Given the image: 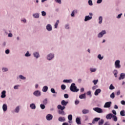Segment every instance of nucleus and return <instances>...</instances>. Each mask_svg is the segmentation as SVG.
Masks as SVG:
<instances>
[{
    "mask_svg": "<svg viewBox=\"0 0 125 125\" xmlns=\"http://www.w3.org/2000/svg\"><path fill=\"white\" fill-rule=\"evenodd\" d=\"M57 108L59 109L58 114H59V115H62V116H65V115H66V113H65V112L63 110L66 107L62 106V105L59 104Z\"/></svg>",
    "mask_w": 125,
    "mask_h": 125,
    "instance_id": "nucleus-1",
    "label": "nucleus"
},
{
    "mask_svg": "<svg viewBox=\"0 0 125 125\" xmlns=\"http://www.w3.org/2000/svg\"><path fill=\"white\" fill-rule=\"evenodd\" d=\"M70 89L71 91L73 92H78L79 91V89H77V86H76V84L75 83H72L70 87Z\"/></svg>",
    "mask_w": 125,
    "mask_h": 125,
    "instance_id": "nucleus-2",
    "label": "nucleus"
},
{
    "mask_svg": "<svg viewBox=\"0 0 125 125\" xmlns=\"http://www.w3.org/2000/svg\"><path fill=\"white\" fill-rule=\"evenodd\" d=\"M93 110H94V111H95V112H97V113H99V114L103 113V110H102V109L99 107L93 108Z\"/></svg>",
    "mask_w": 125,
    "mask_h": 125,
    "instance_id": "nucleus-3",
    "label": "nucleus"
},
{
    "mask_svg": "<svg viewBox=\"0 0 125 125\" xmlns=\"http://www.w3.org/2000/svg\"><path fill=\"white\" fill-rule=\"evenodd\" d=\"M120 60H117L115 62V68H117V69H120L121 68V65L120 64Z\"/></svg>",
    "mask_w": 125,
    "mask_h": 125,
    "instance_id": "nucleus-4",
    "label": "nucleus"
},
{
    "mask_svg": "<svg viewBox=\"0 0 125 125\" xmlns=\"http://www.w3.org/2000/svg\"><path fill=\"white\" fill-rule=\"evenodd\" d=\"M111 104H112V102H111L105 103L104 105V108H110V107H111Z\"/></svg>",
    "mask_w": 125,
    "mask_h": 125,
    "instance_id": "nucleus-5",
    "label": "nucleus"
},
{
    "mask_svg": "<svg viewBox=\"0 0 125 125\" xmlns=\"http://www.w3.org/2000/svg\"><path fill=\"white\" fill-rule=\"evenodd\" d=\"M105 34H106V31L103 30L98 35V38H102L103 37V35H105Z\"/></svg>",
    "mask_w": 125,
    "mask_h": 125,
    "instance_id": "nucleus-6",
    "label": "nucleus"
},
{
    "mask_svg": "<svg viewBox=\"0 0 125 125\" xmlns=\"http://www.w3.org/2000/svg\"><path fill=\"white\" fill-rule=\"evenodd\" d=\"M53 118V116L51 114H48L46 116V119L47 121H51Z\"/></svg>",
    "mask_w": 125,
    "mask_h": 125,
    "instance_id": "nucleus-7",
    "label": "nucleus"
},
{
    "mask_svg": "<svg viewBox=\"0 0 125 125\" xmlns=\"http://www.w3.org/2000/svg\"><path fill=\"white\" fill-rule=\"evenodd\" d=\"M34 95H35V96H41V92L39 90H37L35 91L34 93H33Z\"/></svg>",
    "mask_w": 125,
    "mask_h": 125,
    "instance_id": "nucleus-8",
    "label": "nucleus"
},
{
    "mask_svg": "<svg viewBox=\"0 0 125 125\" xmlns=\"http://www.w3.org/2000/svg\"><path fill=\"white\" fill-rule=\"evenodd\" d=\"M69 102L65 101V100H62L61 102V104L62 105V107H65V106H67V104H68Z\"/></svg>",
    "mask_w": 125,
    "mask_h": 125,
    "instance_id": "nucleus-9",
    "label": "nucleus"
},
{
    "mask_svg": "<svg viewBox=\"0 0 125 125\" xmlns=\"http://www.w3.org/2000/svg\"><path fill=\"white\" fill-rule=\"evenodd\" d=\"M54 57V55L52 54H50L47 56V58L48 60H51V59H52V58H53Z\"/></svg>",
    "mask_w": 125,
    "mask_h": 125,
    "instance_id": "nucleus-10",
    "label": "nucleus"
},
{
    "mask_svg": "<svg viewBox=\"0 0 125 125\" xmlns=\"http://www.w3.org/2000/svg\"><path fill=\"white\" fill-rule=\"evenodd\" d=\"M113 114H112L111 113H109L106 115V118L107 119V120H111Z\"/></svg>",
    "mask_w": 125,
    "mask_h": 125,
    "instance_id": "nucleus-11",
    "label": "nucleus"
},
{
    "mask_svg": "<svg viewBox=\"0 0 125 125\" xmlns=\"http://www.w3.org/2000/svg\"><path fill=\"white\" fill-rule=\"evenodd\" d=\"M46 29L49 31H52V27L51 26V25L47 24L46 26Z\"/></svg>",
    "mask_w": 125,
    "mask_h": 125,
    "instance_id": "nucleus-12",
    "label": "nucleus"
},
{
    "mask_svg": "<svg viewBox=\"0 0 125 125\" xmlns=\"http://www.w3.org/2000/svg\"><path fill=\"white\" fill-rule=\"evenodd\" d=\"M100 92H101V89H97L96 90L94 94L95 95H96V96H97V95H98V94H99V93H100Z\"/></svg>",
    "mask_w": 125,
    "mask_h": 125,
    "instance_id": "nucleus-13",
    "label": "nucleus"
},
{
    "mask_svg": "<svg viewBox=\"0 0 125 125\" xmlns=\"http://www.w3.org/2000/svg\"><path fill=\"white\" fill-rule=\"evenodd\" d=\"M76 122L77 125H82V123H81V119H80V118L77 117L76 119Z\"/></svg>",
    "mask_w": 125,
    "mask_h": 125,
    "instance_id": "nucleus-14",
    "label": "nucleus"
},
{
    "mask_svg": "<svg viewBox=\"0 0 125 125\" xmlns=\"http://www.w3.org/2000/svg\"><path fill=\"white\" fill-rule=\"evenodd\" d=\"M125 78V73H121L120 75V77L119 78V80H124Z\"/></svg>",
    "mask_w": 125,
    "mask_h": 125,
    "instance_id": "nucleus-15",
    "label": "nucleus"
},
{
    "mask_svg": "<svg viewBox=\"0 0 125 125\" xmlns=\"http://www.w3.org/2000/svg\"><path fill=\"white\" fill-rule=\"evenodd\" d=\"M92 19V17H89V16H86L85 17L84 21H88V20H91Z\"/></svg>",
    "mask_w": 125,
    "mask_h": 125,
    "instance_id": "nucleus-16",
    "label": "nucleus"
},
{
    "mask_svg": "<svg viewBox=\"0 0 125 125\" xmlns=\"http://www.w3.org/2000/svg\"><path fill=\"white\" fill-rule=\"evenodd\" d=\"M58 121L59 122H65L66 120L65 119V117H60L58 119Z\"/></svg>",
    "mask_w": 125,
    "mask_h": 125,
    "instance_id": "nucleus-17",
    "label": "nucleus"
},
{
    "mask_svg": "<svg viewBox=\"0 0 125 125\" xmlns=\"http://www.w3.org/2000/svg\"><path fill=\"white\" fill-rule=\"evenodd\" d=\"M6 92L4 90L2 91V92H1V98H4L5 97V96H6V95H5Z\"/></svg>",
    "mask_w": 125,
    "mask_h": 125,
    "instance_id": "nucleus-18",
    "label": "nucleus"
},
{
    "mask_svg": "<svg viewBox=\"0 0 125 125\" xmlns=\"http://www.w3.org/2000/svg\"><path fill=\"white\" fill-rule=\"evenodd\" d=\"M48 89V87L47 86H44L42 88V91L43 92H46Z\"/></svg>",
    "mask_w": 125,
    "mask_h": 125,
    "instance_id": "nucleus-19",
    "label": "nucleus"
},
{
    "mask_svg": "<svg viewBox=\"0 0 125 125\" xmlns=\"http://www.w3.org/2000/svg\"><path fill=\"white\" fill-rule=\"evenodd\" d=\"M2 109H3V111L5 112V111L7 110V105H6V104H4L2 106Z\"/></svg>",
    "mask_w": 125,
    "mask_h": 125,
    "instance_id": "nucleus-20",
    "label": "nucleus"
},
{
    "mask_svg": "<svg viewBox=\"0 0 125 125\" xmlns=\"http://www.w3.org/2000/svg\"><path fill=\"white\" fill-rule=\"evenodd\" d=\"M85 97H86L85 93L81 94L79 96V98H80V99H83L85 98Z\"/></svg>",
    "mask_w": 125,
    "mask_h": 125,
    "instance_id": "nucleus-21",
    "label": "nucleus"
},
{
    "mask_svg": "<svg viewBox=\"0 0 125 125\" xmlns=\"http://www.w3.org/2000/svg\"><path fill=\"white\" fill-rule=\"evenodd\" d=\"M83 114H88L89 113V110L88 109H83L82 110Z\"/></svg>",
    "mask_w": 125,
    "mask_h": 125,
    "instance_id": "nucleus-22",
    "label": "nucleus"
},
{
    "mask_svg": "<svg viewBox=\"0 0 125 125\" xmlns=\"http://www.w3.org/2000/svg\"><path fill=\"white\" fill-rule=\"evenodd\" d=\"M100 120L99 118H95L92 121V124H95V122H98Z\"/></svg>",
    "mask_w": 125,
    "mask_h": 125,
    "instance_id": "nucleus-23",
    "label": "nucleus"
},
{
    "mask_svg": "<svg viewBox=\"0 0 125 125\" xmlns=\"http://www.w3.org/2000/svg\"><path fill=\"white\" fill-rule=\"evenodd\" d=\"M20 110V106H17L16 108L15 109V113H19Z\"/></svg>",
    "mask_w": 125,
    "mask_h": 125,
    "instance_id": "nucleus-24",
    "label": "nucleus"
},
{
    "mask_svg": "<svg viewBox=\"0 0 125 125\" xmlns=\"http://www.w3.org/2000/svg\"><path fill=\"white\" fill-rule=\"evenodd\" d=\"M112 119L114 122H117L118 121V118H117V116L116 115H112Z\"/></svg>",
    "mask_w": 125,
    "mask_h": 125,
    "instance_id": "nucleus-25",
    "label": "nucleus"
},
{
    "mask_svg": "<svg viewBox=\"0 0 125 125\" xmlns=\"http://www.w3.org/2000/svg\"><path fill=\"white\" fill-rule=\"evenodd\" d=\"M30 107L31 108V109H36V105H35L34 104H31L30 105Z\"/></svg>",
    "mask_w": 125,
    "mask_h": 125,
    "instance_id": "nucleus-26",
    "label": "nucleus"
},
{
    "mask_svg": "<svg viewBox=\"0 0 125 125\" xmlns=\"http://www.w3.org/2000/svg\"><path fill=\"white\" fill-rule=\"evenodd\" d=\"M34 57H36V58H39L40 56L39 55V53L38 52H35L34 53Z\"/></svg>",
    "mask_w": 125,
    "mask_h": 125,
    "instance_id": "nucleus-27",
    "label": "nucleus"
},
{
    "mask_svg": "<svg viewBox=\"0 0 125 125\" xmlns=\"http://www.w3.org/2000/svg\"><path fill=\"white\" fill-rule=\"evenodd\" d=\"M68 119L69 121H72L73 120V116L71 114H70L68 116Z\"/></svg>",
    "mask_w": 125,
    "mask_h": 125,
    "instance_id": "nucleus-28",
    "label": "nucleus"
},
{
    "mask_svg": "<svg viewBox=\"0 0 125 125\" xmlns=\"http://www.w3.org/2000/svg\"><path fill=\"white\" fill-rule=\"evenodd\" d=\"M58 24H59V20L57 21L55 24V28L56 29L58 27Z\"/></svg>",
    "mask_w": 125,
    "mask_h": 125,
    "instance_id": "nucleus-29",
    "label": "nucleus"
},
{
    "mask_svg": "<svg viewBox=\"0 0 125 125\" xmlns=\"http://www.w3.org/2000/svg\"><path fill=\"white\" fill-rule=\"evenodd\" d=\"M125 110H122L120 112V115L121 116H122L123 117L125 116Z\"/></svg>",
    "mask_w": 125,
    "mask_h": 125,
    "instance_id": "nucleus-30",
    "label": "nucleus"
},
{
    "mask_svg": "<svg viewBox=\"0 0 125 125\" xmlns=\"http://www.w3.org/2000/svg\"><path fill=\"white\" fill-rule=\"evenodd\" d=\"M33 16L35 17V18H39L40 17V15L39 14H33Z\"/></svg>",
    "mask_w": 125,
    "mask_h": 125,
    "instance_id": "nucleus-31",
    "label": "nucleus"
},
{
    "mask_svg": "<svg viewBox=\"0 0 125 125\" xmlns=\"http://www.w3.org/2000/svg\"><path fill=\"white\" fill-rule=\"evenodd\" d=\"M43 104H44V105H46L47 104V99H45L43 102Z\"/></svg>",
    "mask_w": 125,
    "mask_h": 125,
    "instance_id": "nucleus-32",
    "label": "nucleus"
},
{
    "mask_svg": "<svg viewBox=\"0 0 125 125\" xmlns=\"http://www.w3.org/2000/svg\"><path fill=\"white\" fill-rule=\"evenodd\" d=\"M61 89H62V90H64V89H66V85L64 84H62L61 85Z\"/></svg>",
    "mask_w": 125,
    "mask_h": 125,
    "instance_id": "nucleus-33",
    "label": "nucleus"
},
{
    "mask_svg": "<svg viewBox=\"0 0 125 125\" xmlns=\"http://www.w3.org/2000/svg\"><path fill=\"white\" fill-rule=\"evenodd\" d=\"M110 98H112V99L115 98V93H112V94L110 95Z\"/></svg>",
    "mask_w": 125,
    "mask_h": 125,
    "instance_id": "nucleus-34",
    "label": "nucleus"
},
{
    "mask_svg": "<svg viewBox=\"0 0 125 125\" xmlns=\"http://www.w3.org/2000/svg\"><path fill=\"white\" fill-rule=\"evenodd\" d=\"M103 124H104V120L102 119L99 122V125H102Z\"/></svg>",
    "mask_w": 125,
    "mask_h": 125,
    "instance_id": "nucleus-35",
    "label": "nucleus"
},
{
    "mask_svg": "<svg viewBox=\"0 0 125 125\" xmlns=\"http://www.w3.org/2000/svg\"><path fill=\"white\" fill-rule=\"evenodd\" d=\"M40 107L42 110H43V109L45 108V105L44 104H40Z\"/></svg>",
    "mask_w": 125,
    "mask_h": 125,
    "instance_id": "nucleus-36",
    "label": "nucleus"
},
{
    "mask_svg": "<svg viewBox=\"0 0 125 125\" xmlns=\"http://www.w3.org/2000/svg\"><path fill=\"white\" fill-rule=\"evenodd\" d=\"M109 89L110 90H113V89H115V87L114 86H113V84H110V86H109Z\"/></svg>",
    "mask_w": 125,
    "mask_h": 125,
    "instance_id": "nucleus-37",
    "label": "nucleus"
},
{
    "mask_svg": "<svg viewBox=\"0 0 125 125\" xmlns=\"http://www.w3.org/2000/svg\"><path fill=\"white\" fill-rule=\"evenodd\" d=\"M99 24H101V23H102V20H103V18L102 17H100L99 18Z\"/></svg>",
    "mask_w": 125,
    "mask_h": 125,
    "instance_id": "nucleus-38",
    "label": "nucleus"
},
{
    "mask_svg": "<svg viewBox=\"0 0 125 125\" xmlns=\"http://www.w3.org/2000/svg\"><path fill=\"white\" fill-rule=\"evenodd\" d=\"M25 56H26V57H29V56H31V54L29 53V52L27 51L25 54Z\"/></svg>",
    "mask_w": 125,
    "mask_h": 125,
    "instance_id": "nucleus-39",
    "label": "nucleus"
},
{
    "mask_svg": "<svg viewBox=\"0 0 125 125\" xmlns=\"http://www.w3.org/2000/svg\"><path fill=\"white\" fill-rule=\"evenodd\" d=\"M19 78H20V79H21V80H26V77H24L22 75H20Z\"/></svg>",
    "mask_w": 125,
    "mask_h": 125,
    "instance_id": "nucleus-40",
    "label": "nucleus"
},
{
    "mask_svg": "<svg viewBox=\"0 0 125 125\" xmlns=\"http://www.w3.org/2000/svg\"><path fill=\"white\" fill-rule=\"evenodd\" d=\"M98 58H99L100 60H102V59H103V57H101V55L99 54L98 56Z\"/></svg>",
    "mask_w": 125,
    "mask_h": 125,
    "instance_id": "nucleus-41",
    "label": "nucleus"
},
{
    "mask_svg": "<svg viewBox=\"0 0 125 125\" xmlns=\"http://www.w3.org/2000/svg\"><path fill=\"white\" fill-rule=\"evenodd\" d=\"M63 83H70L71 82V80H64L63 81Z\"/></svg>",
    "mask_w": 125,
    "mask_h": 125,
    "instance_id": "nucleus-42",
    "label": "nucleus"
},
{
    "mask_svg": "<svg viewBox=\"0 0 125 125\" xmlns=\"http://www.w3.org/2000/svg\"><path fill=\"white\" fill-rule=\"evenodd\" d=\"M79 103H80V101H79V100H76L75 102V105H78Z\"/></svg>",
    "mask_w": 125,
    "mask_h": 125,
    "instance_id": "nucleus-43",
    "label": "nucleus"
},
{
    "mask_svg": "<svg viewBox=\"0 0 125 125\" xmlns=\"http://www.w3.org/2000/svg\"><path fill=\"white\" fill-rule=\"evenodd\" d=\"M42 16H45L46 15V13L44 11L42 12Z\"/></svg>",
    "mask_w": 125,
    "mask_h": 125,
    "instance_id": "nucleus-44",
    "label": "nucleus"
},
{
    "mask_svg": "<svg viewBox=\"0 0 125 125\" xmlns=\"http://www.w3.org/2000/svg\"><path fill=\"white\" fill-rule=\"evenodd\" d=\"M98 82V80H94L93 81V83L94 84H97V83Z\"/></svg>",
    "mask_w": 125,
    "mask_h": 125,
    "instance_id": "nucleus-45",
    "label": "nucleus"
},
{
    "mask_svg": "<svg viewBox=\"0 0 125 125\" xmlns=\"http://www.w3.org/2000/svg\"><path fill=\"white\" fill-rule=\"evenodd\" d=\"M96 71V69L95 68H90V71L91 72H95Z\"/></svg>",
    "mask_w": 125,
    "mask_h": 125,
    "instance_id": "nucleus-46",
    "label": "nucleus"
},
{
    "mask_svg": "<svg viewBox=\"0 0 125 125\" xmlns=\"http://www.w3.org/2000/svg\"><path fill=\"white\" fill-rule=\"evenodd\" d=\"M51 92L52 93H56L55 92V90L54 89V88H52L51 89Z\"/></svg>",
    "mask_w": 125,
    "mask_h": 125,
    "instance_id": "nucleus-47",
    "label": "nucleus"
},
{
    "mask_svg": "<svg viewBox=\"0 0 125 125\" xmlns=\"http://www.w3.org/2000/svg\"><path fill=\"white\" fill-rule=\"evenodd\" d=\"M64 98H66V99L69 98V95H68V94H65L64 95Z\"/></svg>",
    "mask_w": 125,
    "mask_h": 125,
    "instance_id": "nucleus-48",
    "label": "nucleus"
},
{
    "mask_svg": "<svg viewBox=\"0 0 125 125\" xmlns=\"http://www.w3.org/2000/svg\"><path fill=\"white\" fill-rule=\"evenodd\" d=\"M2 70L3 72H7V71H8V69L6 68H3Z\"/></svg>",
    "mask_w": 125,
    "mask_h": 125,
    "instance_id": "nucleus-49",
    "label": "nucleus"
},
{
    "mask_svg": "<svg viewBox=\"0 0 125 125\" xmlns=\"http://www.w3.org/2000/svg\"><path fill=\"white\" fill-rule=\"evenodd\" d=\"M88 4H89V5H92V1L91 0H89Z\"/></svg>",
    "mask_w": 125,
    "mask_h": 125,
    "instance_id": "nucleus-50",
    "label": "nucleus"
},
{
    "mask_svg": "<svg viewBox=\"0 0 125 125\" xmlns=\"http://www.w3.org/2000/svg\"><path fill=\"white\" fill-rule=\"evenodd\" d=\"M71 16H72V17H74V16H75V11H72Z\"/></svg>",
    "mask_w": 125,
    "mask_h": 125,
    "instance_id": "nucleus-51",
    "label": "nucleus"
},
{
    "mask_svg": "<svg viewBox=\"0 0 125 125\" xmlns=\"http://www.w3.org/2000/svg\"><path fill=\"white\" fill-rule=\"evenodd\" d=\"M86 95H91V92L90 91L87 92Z\"/></svg>",
    "mask_w": 125,
    "mask_h": 125,
    "instance_id": "nucleus-52",
    "label": "nucleus"
},
{
    "mask_svg": "<svg viewBox=\"0 0 125 125\" xmlns=\"http://www.w3.org/2000/svg\"><path fill=\"white\" fill-rule=\"evenodd\" d=\"M58 3H60V4H61V0H55Z\"/></svg>",
    "mask_w": 125,
    "mask_h": 125,
    "instance_id": "nucleus-53",
    "label": "nucleus"
},
{
    "mask_svg": "<svg viewBox=\"0 0 125 125\" xmlns=\"http://www.w3.org/2000/svg\"><path fill=\"white\" fill-rule=\"evenodd\" d=\"M122 14H120L119 15H118V16L117 17V18H118V19H120V18H121V17H122Z\"/></svg>",
    "mask_w": 125,
    "mask_h": 125,
    "instance_id": "nucleus-54",
    "label": "nucleus"
},
{
    "mask_svg": "<svg viewBox=\"0 0 125 125\" xmlns=\"http://www.w3.org/2000/svg\"><path fill=\"white\" fill-rule=\"evenodd\" d=\"M9 52H10L9 50L7 49V50H5L6 54H9Z\"/></svg>",
    "mask_w": 125,
    "mask_h": 125,
    "instance_id": "nucleus-55",
    "label": "nucleus"
},
{
    "mask_svg": "<svg viewBox=\"0 0 125 125\" xmlns=\"http://www.w3.org/2000/svg\"><path fill=\"white\" fill-rule=\"evenodd\" d=\"M121 104H122V105H125V101H122L121 102Z\"/></svg>",
    "mask_w": 125,
    "mask_h": 125,
    "instance_id": "nucleus-56",
    "label": "nucleus"
},
{
    "mask_svg": "<svg viewBox=\"0 0 125 125\" xmlns=\"http://www.w3.org/2000/svg\"><path fill=\"white\" fill-rule=\"evenodd\" d=\"M18 86H19V85H15L14 87V89H18Z\"/></svg>",
    "mask_w": 125,
    "mask_h": 125,
    "instance_id": "nucleus-57",
    "label": "nucleus"
},
{
    "mask_svg": "<svg viewBox=\"0 0 125 125\" xmlns=\"http://www.w3.org/2000/svg\"><path fill=\"white\" fill-rule=\"evenodd\" d=\"M97 2V3H101L102 2V0H98Z\"/></svg>",
    "mask_w": 125,
    "mask_h": 125,
    "instance_id": "nucleus-58",
    "label": "nucleus"
},
{
    "mask_svg": "<svg viewBox=\"0 0 125 125\" xmlns=\"http://www.w3.org/2000/svg\"><path fill=\"white\" fill-rule=\"evenodd\" d=\"M80 91L81 92H83V91H84V88H81V89H80Z\"/></svg>",
    "mask_w": 125,
    "mask_h": 125,
    "instance_id": "nucleus-59",
    "label": "nucleus"
},
{
    "mask_svg": "<svg viewBox=\"0 0 125 125\" xmlns=\"http://www.w3.org/2000/svg\"><path fill=\"white\" fill-rule=\"evenodd\" d=\"M112 113L114 114V115H117V112H116L115 110H112Z\"/></svg>",
    "mask_w": 125,
    "mask_h": 125,
    "instance_id": "nucleus-60",
    "label": "nucleus"
},
{
    "mask_svg": "<svg viewBox=\"0 0 125 125\" xmlns=\"http://www.w3.org/2000/svg\"><path fill=\"white\" fill-rule=\"evenodd\" d=\"M104 125H110V123L107 122Z\"/></svg>",
    "mask_w": 125,
    "mask_h": 125,
    "instance_id": "nucleus-61",
    "label": "nucleus"
},
{
    "mask_svg": "<svg viewBox=\"0 0 125 125\" xmlns=\"http://www.w3.org/2000/svg\"><path fill=\"white\" fill-rule=\"evenodd\" d=\"M121 94V91H118L117 92V95H120Z\"/></svg>",
    "mask_w": 125,
    "mask_h": 125,
    "instance_id": "nucleus-62",
    "label": "nucleus"
},
{
    "mask_svg": "<svg viewBox=\"0 0 125 125\" xmlns=\"http://www.w3.org/2000/svg\"><path fill=\"white\" fill-rule=\"evenodd\" d=\"M8 37L11 38V37H12V34L9 33V34H8Z\"/></svg>",
    "mask_w": 125,
    "mask_h": 125,
    "instance_id": "nucleus-63",
    "label": "nucleus"
},
{
    "mask_svg": "<svg viewBox=\"0 0 125 125\" xmlns=\"http://www.w3.org/2000/svg\"><path fill=\"white\" fill-rule=\"evenodd\" d=\"M62 125H69V124H68L67 123H64L62 124Z\"/></svg>",
    "mask_w": 125,
    "mask_h": 125,
    "instance_id": "nucleus-64",
    "label": "nucleus"
}]
</instances>
